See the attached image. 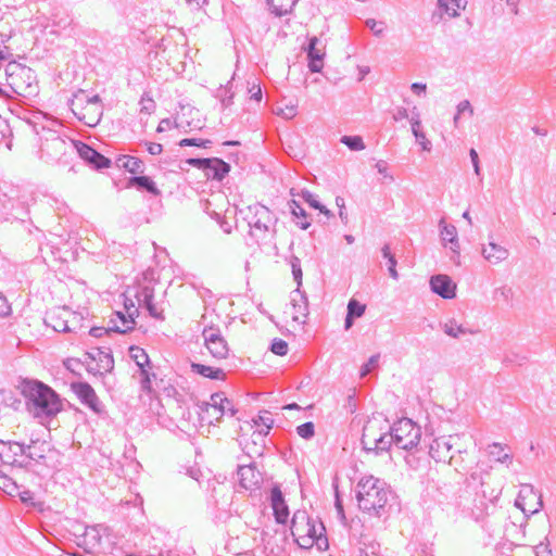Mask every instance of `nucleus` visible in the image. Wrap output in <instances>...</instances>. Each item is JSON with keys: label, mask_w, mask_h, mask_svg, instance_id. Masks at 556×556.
<instances>
[{"label": "nucleus", "mask_w": 556, "mask_h": 556, "mask_svg": "<svg viewBox=\"0 0 556 556\" xmlns=\"http://www.w3.org/2000/svg\"><path fill=\"white\" fill-rule=\"evenodd\" d=\"M26 405L35 417L51 418L63 407L59 394L49 386L38 380H24L21 386Z\"/></svg>", "instance_id": "1"}, {"label": "nucleus", "mask_w": 556, "mask_h": 556, "mask_svg": "<svg viewBox=\"0 0 556 556\" xmlns=\"http://www.w3.org/2000/svg\"><path fill=\"white\" fill-rule=\"evenodd\" d=\"M392 496L389 485L379 478L365 476L356 484V500L359 509L380 517Z\"/></svg>", "instance_id": "2"}, {"label": "nucleus", "mask_w": 556, "mask_h": 556, "mask_svg": "<svg viewBox=\"0 0 556 556\" xmlns=\"http://www.w3.org/2000/svg\"><path fill=\"white\" fill-rule=\"evenodd\" d=\"M390 425L381 414L372 415L363 428L362 445L367 452L376 454L388 451L392 445Z\"/></svg>", "instance_id": "3"}, {"label": "nucleus", "mask_w": 556, "mask_h": 556, "mask_svg": "<svg viewBox=\"0 0 556 556\" xmlns=\"http://www.w3.org/2000/svg\"><path fill=\"white\" fill-rule=\"evenodd\" d=\"M291 533L298 544L303 548L312 547L319 544L320 541H327L325 527L321 522L317 523L313 518L307 516L306 511L298 510L294 513L291 522Z\"/></svg>", "instance_id": "4"}, {"label": "nucleus", "mask_w": 556, "mask_h": 556, "mask_svg": "<svg viewBox=\"0 0 556 556\" xmlns=\"http://www.w3.org/2000/svg\"><path fill=\"white\" fill-rule=\"evenodd\" d=\"M245 219L250 227L249 235L254 238L257 243L265 242L274 236L276 218L265 205L260 203L250 205Z\"/></svg>", "instance_id": "5"}, {"label": "nucleus", "mask_w": 556, "mask_h": 556, "mask_svg": "<svg viewBox=\"0 0 556 556\" xmlns=\"http://www.w3.org/2000/svg\"><path fill=\"white\" fill-rule=\"evenodd\" d=\"M421 438V429L408 418H403L390 426L388 439H392V444L396 447L409 451L416 447Z\"/></svg>", "instance_id": "6"}, {"label": "nucleus", "mask_w": 556, "mask_h": 556, "mask_svg": "<svg viewBox=\"0 0 556 556\" xmlns=\"http://www.w3.org/2000/svg\"><path fill=\"white\" fill-rule=\"evenodd\" d=\"M7 84L17 94H29L34 89L35 75L31 68L15 61L5 65Z\"/></svg>", "instance_id": "7"}, {"label": "nucleus", "mask_w": 556, "mask_h": 556, "mask_svg": "<svg viewBox=\"0 0 556 556\" xmlns=\"http://www.w3.org/2000/svg\"><path fill=\"white\" fill-rule=\"evenodd\" d=\"M464 434L441 435L432 440L429 446V454L435 462H446L452 464L453 456L451 451L454 446L457 447L459 454L466 453V447L459 444Z\"/></svg>", "instance_id": "8"}, {"label": "nucleus", "mask_w": 556, "mask_h": 556, "mask_svg": "<svg viewBox=\"0 0 556 556\" xmlns=\"http://www.w3.org/2000/svg\"><path fill=\"white\" fill-rule=\"evenodd\" d=\"M204 416L210 425L218 422L224 415L235 416L237 409L229 399L223 392H216L211 395L210 402L204 404L202 408Z\"/></svg>", "instance_id": "9"}, {"label": "nucleus", "mask_w": 556, "mask_h": 556, "mask_svg": "<svg viewBox=\"0 0 556 556\" xmlns=\"http://www.w3.org/2000/svg\"><path fill=\"white\" fill-rule=\"evenodd\" d=\"M88 370L97 374L111 372L114 359L109 349L93 348L85 354Z\"/></svg>", "instance_id": "10"}, {"label": "nucleus", "mask_w": 556, "mask_h": 556, "mask_svg": "<svg viewBox=\"0 0 556 556\" xmlns=\"http://www.w3.org/2000/svg\"><path fill=\"white\" fill-rule=\"evenodd\" d=\"M187 163L204 172L208 179L220 181L230 170V165L220 159H188Z\"/></svg>", "instance_id": "11"}, {"label": "nucleus", "mask_w": 556, "mask_h": 556, "mask_svg": "<svg viewBox=\"0 0 556 556\" xmlns=\"http://www.w3.org/2000/svg\"><path fill=\"white\" fill-rule=\"evenodd\" d=\"M202 336L210 354L216 359H224L229 354L228 343L218 328H204Z\"/></svg>", "instance_id": "12"}, {"label": "nucleus", "mask_w": 556, "mask_h": 556, "mask_svg": "<svg viewBox=\"0 0 556 556\" xmlns=\"http://www.w3.org/2000/svg\"><path fill=\"white\" fill-rule=\"evenodd\" d=\"M136 325V321L130 316L129 319L125 317L124 313L116 312L113 314L109 321L108 328L103 327H92L89 331L90 336L94 338H100L104 333H108L109 331H114L118 333H126L134 329Z\"/></svg>", "instance_id": "13"}, {"label": "nucleus", "mask_w": 556, "mask_h": 556, "mask_svg": "<svg viewBox=\"0 0 556 556\" xmlns=\"http://www.w3.org/2000/svg\"><path fill=\"white\" fill-rule=\"evenodd\" d=\"M130 357L139 367L140 384L144 391H151V362L146 351L139 346H131L129 349ZM154 377V374H152Z\"/></svg>", "instance_id": "14"}, {"label": "nucleus", "mask_w": 556, "mask_h": 556, "mask_svg": "<svg viewBox=\"0 0 556 556\" xmlns=\"http://www.w3.org/2000/svg\"><path fill=\"white\" fill-rule=\"evenodd\" d=\"M515 506L521 509L525 514H534L542 506L540 496L534 492L530 484H522L515 501Z\"/></svg>", "instance_id": "15"}, {"label": "nucleus", "mask_w": 556, "mask_h": 556, "mask_svg": "<svg viewBox=\"0 0 556 556\" xmlns=\"http://www.w3.org/2000/svg\"><path fill=\"white\" fill-rule=\"evenodd\" d=\"M25 444L18 442H4L0 440V459L8 465L25 466L23 458Z\"/></svg>", "instance_id": "16"}, {"label": "nucleus", "mask_w": 556, "mask_h": 556, "mask_svg": "<svg viewBox=\"0 0 556 556\" xmlns=\"http://www.w3.org/2000/svg\"><path fill=\"white\" fill-rule=\"evenodd\" d=\"M72 389L81 403L87 405L94 413L101 414L103 412V405L90 384L87 382H77L72 384Z\"/></svg>", "instance_id": "17"}, {"label": "nucleus", "mask_w": 556, "mask_h": 556, "mask_svg": "<svg viewBox=\"0 0 556 556\" xmlns=\"http://www.w3.org/2000/svg\"><path fill=\"white\" fill-rule=\"evenodd\" d=\"M481 255L488 263L497 265L508 258L509 250L496 243L493 235H489L488 243L481 245Z\"/></svg>", "instance_id": "18"}, {"label": "nucleus", "mask_w": 556, "mask_h": 556, "mask_svg": "<svg viewBox=\"0 0 556 556\" xmlns=\"http://www.w3.org/2000/svg\"><path fill=\"white\" fill-rule=\"evenodd\" d=\"M75 148L78 155L93 168L103 169L110 167L111 161L87 143L77 142Z\"/></svg>", "instance_id": "19"}, {"label": "nucleus", "mask_w": 556, "mask_h": 556, "mask_svg": "<svg viewBox=\"0 0 556 556\" xmlns=\"http://www.w3.org/2000/svg\"><path fill=\"white\" fill-rule=\"evenodd\" d=\"M439 227H440V237L443 242V245L446 247L447 243L451 244L450 249L454 254L451 257V260L456 265H460L459 242H458L456 227L453 225L446 224L444 219L440 220Z\"/></svg>", "instance_id": "20"}, {"label": "nucleus", "mask_w": 556, "mask_h": 556, "mask_svg": "<svg viewBox=\"0 0 556 556\" xmlns=\"http://www.w3.org/2000/svg\"><path fill=\"white\" fill-rule=\"evenodd\" d=\"M292 320L299 325L305 324L308 315V302L306 295L296 288L291 293Z\"/></svg>", "instance_id": "21"}, {"label": "nucleus", "mask_w": 556, "mask_h": 556, "mask_svg": "<svg viewBox=\"0 0 556 556\" xmlns=\"http://www.w3.org/2000/svg\"><path fill=\"white\" fill-rule=\"evenodd\" d=\"M92 102L88 106L79 112L76 117L89 127L97 126L102 116V104L101 99L98 94L92 96Z\"/></svg>", "instance_id": "22"}, {"label": "nucleus", "mask_w": 556, "mask_h": 556, "mask_svg": "<svg viewBox=\"0 0 556 556\" xmlns=\"http://www.w3.org/2000/svg\"><path fill=\"white\" fill-rule=\"evenodd\" d=\"M430 288L443 299H453L456 295V285L447 275H435L430 279Z\"/></svg>", "instance_id": "23"}, {"label": "nucleus", "mask_w": 556, "mask_h": 556, "mask_svg": "<svg viewBox=\"0 0 556 556\" xmlns=\"http://www.w3.org/2000/svg\"><path fill=\"white\" fill-rule=\"evenodd\" d=\"M240 485L245 490H254L262 482V475L254 465H241L238 468Z\"/></svg>", "instance_id": "24"}, {"label": "nucleus", "mask_w": 556, "mask_h": 556, "mask_svg": "<svg viewBox=\"0 0 556 556\" xmlns=\"http://www.w3.org/2000/svg\"><path fill=\"white\" fill-rule=\"evenodd\" d=\"M270 503L274 510L275 519L278 523H286L289 517V509L285 502L283 495L279 486H274L270 491Z\"/></svg>", "instance_id": "25"}, {"label": "nucleus", "mask_w": 556, "mask_h": 556, "mask_svg": "<svg viewBox=\"0 0 556 556\" xmlns=\"http://www.w3.org/2000/svg\"><path fill=\"white\" fill-rule=\"evenodd\" d=\"M52 452L53 448L49 442L33 440L30 444L25 445L24 457L39 463L45 460L48 457V454Z\"/></svg>", "instance_id": "26"}, {"label": "nucleus", "mask_w": 556, "mask_h": 556, "mask_svg": "<svg viewBox=\"0 0 556 556\" xmlns=\"http://www.w3.org/2000/svg\"><path fill=\"white\" fill-rule=\"evenodd\" d=\"M73 316L67 309H62L60 313L52 312L46 318V324L56 332H71L70 320L67 317Z\"/></svg>", "instance_id": "27"}, {"label": "nucleus", "mask_w": 556, "mask_h": 556, "mask_svg": "<svg viewBox=\"0 0 556 556\" xmlns=\"http://www.w3.org/2000/svg\"><path fill=\"white\" fill-rule=\"evenodd\" d=\"M318 43L319 39L317 37H312L307 48V56L309 59L308 67L313 73H319L324 66L323 60L325 53L321 49L317 48Z\"/></svg>", "instance_id": "28"}, {"label": "nucleus", "mask_w": 556, "mask_h": 556, "mask_svg": "<svg viewBox=\"0 0 556 556\" xmlns=\"http://www.w3.org/2000/svg\"><path fill=\"white\" fill-rule=\"evenodd\" d=\"M466 0H438V9L441 17L446 15L453 18L459 15L460 10L466 8Z\"/></svg>", "instance_id": "29"}, {"label": "nucleus", "mask_w": 556, "mask_h": 556, "mask_svg": "<svg viewBox=\"0 0 556 556\" xmlns=\"http://www.w3.org/2000/svg\"><path fill=\"white\" fill-rule=\"evenodd\" d=\"M290 194L295 197H301L311 207L318 210L326 217L330 218L333 216L331 211H329L325 205H323L316 198L315 194L309 192L308 190H301L300 192H295V189L290 190Z\"/></svg>", "instance_id": "30"}, {"label": "nucleus", "mask_w": 556, "mask_h": 556, "mask_svg": "<svg viewBox=\"0 0 556 556\" xmlns=\"http://www.w3.org/2000/svg\"><path fill=\"white\" fill-rule=\"evenodd\" d=\"M92 101V96H89L85 90L79 89L68 100V105L73 114L76 116L79 112L84 111Z\"/></svg>", "instance_id": "31"}, {"label": "nucleus", "mask_w": 556, "mask_h": 556, "mask_svg": "<svg viewBox=\"0 0 556 556\" xmlns=\"http://www.w3.org/2000/svg\"><path fill=\"white\" fill-rule=\"evenodd\" d=\"M190 367L192 372L213 380H224L226 377L224 370L220 368H214L198 363H191Z\"/></svg>", "instance_id": "32"}, {"label": "nucleus", "mask_w": 556, "mask_h": 556, "mask_svg": "<svg viewBox=\"0 0 556 556\" xmlns=\"http://www.w3.org/2000/svg\"><path fill=\"white\" fill-rule=\"evenodd\" d=\"M443 332L454 339H458L462 336L473 334L475 331L466 328L464 325L457 323L456 319L452 318L442 325Z\"/></svg>", "instance_id": "33"}, {"label": "nucleus", "mask_w": 556, "mask_h": 556, "mask_svg": "<svg viewBox=\"0 0 556 556\" xmlns=\"http://www.w3.org/2000/svg\"><path fill=\"white\" fill-rule=\"evenodd\" d=\"M288 204L290 212L294 217L295 224L301 229H307L311 226V222L305 210L299 204V202L294 198L291 201H289Z\"/></svg>", "instance_id": "34"}, {"label": "nucleus", "mask_w": 556, "mask_h": 556, "mask_svg": "<svg viewBox=\"0 0 556 556\" xmlns=\"http://www.w3.org/2000/svg\"><path fill=\"white\" fill-rule=\"evenodd\" d=\"M117 166L131 174H139L144 170L143 162L140 159L130 155H123L118 157Z\"/></svg>", "instance_id": "35"}, {"label": "nucleus", "mask_w": 556, "mask_h": 556, "mask_svg": "<svg viewBox=\"0 0 556 556\" xmlns=\"http://www.w3.org/2000/svg\"><path fill=\"white\" fill-rule=\"evenodd\" d=\"M101 531L99 526L86 527L83 534V543L86 548L92 549L101 544Z\"/></svg>", "instance_id": "36"}, {"label": "nucleus", "mask_w": 556, "mask_h": 556, "mask_svg": "<svg viewBox=\"0 0 556 556\" xmlns=\"http://www.w3.org/2000/svg\"><path fill=\"white\" fill-rule=\"evenodd\" d=\"M298 0H267L271 12L276 16H283L290 14L296 4Z\"/></svg>", "instance_id": "37"}, {"label": "nucleus", "mask_w": 556, "mask_h": 556, "mask_svg": "<svg viewBox=\"0 0 556 556\" xmlns=\"http://www.w3.org/2000/svg\"><path fill=\"white\" fill-rule=\"evenodd\" d=\"M129 186H135L139 189H146L153 195H159L160 190L157 189L154 181L148 176H135L129 179Z\"/></svg>", "instance_id": "38"}, {"label": "nucleus", "mask_w": 556, "mask_h": 556, "mask_svg": "<svg viewBox=\"0 0 556 556\" xmlns=\"http://www.w3.org/2000/svg\"><path fill=\"white\" fill-rule=\"evenodd\" d=\"M134 296L138 305L143 307L154 299V288L150 285L138 286Z\"/></svg>", "instance_id": "39"}, {"label": "nucleus", "mask_w": 556, "mask_h": 556, "mask_svg": "<svg viewBox=\"0 0 556 556\" xmlns=\"http://www.w3.org/2000/svg\"><path fill=\"white\" fill-rule=\"evenodd\" d=\"M505 447L501 443H493L489 445V454L492 456L496 462H500L502 464L511 462L513 456L508 453H505Z\"/></svg>", "instance_id": "40"}, {"label": "nucleus", "mask_w": 556, "mask_h": 556, "mask_svg": "<svg viewBox=\"0 0 556 556\" xmlns=\"http://www.w3.org/2000/svg\"><path fill=\"white\" fill-rule=\"evenodd\" d=\"M0 489L7 494L14 496L18 491L17 483L8 475L0 471Z\"/></svg>", "instance_id": "41"}, {"label": "nucleus", "mask_w": 556, "mask_h": 556, "mask_svg": "<svg viewBox=\"0 0 556 556\" xmlns=\"http://www.w3.org/2000/svg\"><path fill=\"white\" fill-rule=\"evenodd\" d=\"M341 142L352 151H362L365 149L364 141L359 136H343Z\"/></svg>", "instance_id": "42"}, {"label": "nucleus", "mask_w": 556, "mask_h": 556, "mask_svg": "<svg viewBox=\"0 0 556 556\" xmlns=\"http://www.w3.org/2000/svg\"><path fill=\"white\" fill-rule=\"evenodd\" d=\"M366 311V305L359 303L355 299H351L348 303V314L350 317H362Z\"/></svg>", "instance_id": "43"}, {"label": "nucleus", "mask_w": 556, "mask_h": 556, "mask_svg": "<svg viewBox=\"0 0 556 556\" xmlns=\"http://www.w3.org/2000/svg\"><path fill=\"white\" fill-rule=\"evenodd\" d=\"M296 433L303 439H311L315 433V426L312 421L304 422L296 427Z\"/></svg>", "instance_id": "44"}, {"label": "nucleus", "mask_w": 556, "mask_h": 556, "mask_svg": "<svg viewBox=\"0 0 556 556\" xmlns=\"http://www.w3.org/2000/svg\"><path fill=\"white\" fill-rule=\"evenodd\" d=\"M290 265L292 268V275L294 280L298 283V288L302 285V268H301V261L296 256H292L290 261Z\"/></svg>", "instance_id": "45"}, {"label": "nucleus", "mask_w": 556, "mask_h": 556, "mask_svg": "<svg viewBox=\"0 0 556 556\" xmlns=\"http://www.w3.org/2000/svg\"><path fill=\"white\" fill-rule=\"evenodd\" d=\"M270 351L279 356H285L288 353V343L282 339H274L270 345Z\"/></svg>", "instance_id": "46"}, {"label": "nucleus", "mask_w": 556, "mask_h": 556, "mask_svg": "<svg viewBox=\"0 0 556 556\" xmlns=\"http://www.w3.org/2000/svg\"><path fill=\"white\" fill-rule=\"evenodd\" d=\"M140 111L146 114H151L155 109V102L148 93H143L140 100Z\"/></svg>", "instance_id": "47"}, {"label": "nucleus", "mask_w": 556, "mask_h": 556, "mask_svg": "<svg viewBox=\"0 0 556 556\" xmlns=\"http://www.w3.org/2000/svg\"><path fill=\"white\" fill-rule=\"evenodd\" d=\"M211 144L210 140H202L197 138H185L179 141L180 147H203L207 148Z\"/></svg>", "instance_id": "48"}, {"label": "nucleus", "mask_w": 556, "mask_h": 556, "mask_svg": "<svg viewBox=\"0 0 556 556\" xmlns=\"http://www.w3.org/2000/svg\"><path fill=\"white\" fill-rule=\"evenodd\" d=\"M255 424L257 426H264L266 428L265 434H267L273 427L274 420L270 417L269 412H263L261 415H258L257 419L255 420Z\"/></svg>", "instance_id": "49"}, {"label": "nucleus", "mask_w": 556, "mask_h": 556, "mask_svg": "<svg viewBox=\"0 0 556 556\" xmlns=\"http://www.w3.org/2000/svg\"><path fill=\"white\" fill-rule=\"evenodd\" d=\"M379 357V354L369 357L368 362L361 368V377H366L374 368L377 367Z\"/></svg>", "instance_id": "50"}, {"label": "nucleus", "mask_w": 556, "mask_h": 556, "mask_svg": "<svg viewBox=\"0 0 556 556\" xmlns=\"http://www.w3.org/2000/svg\"><path fill=\"white\" fill-rule=\"evenodd\" d=\"M367 27L370 28V30L374 33L375 36H381L384 31V24L383 22H377L374 18H368L366 21Z\"/></svg>", "instance_id": "51"}, {"label": "nucleus", "mask_w": 556, "mask_h": 556, "mask_svg": "<svg viewBox=\"0 0 556 556\" xmlns=\"http://www.w3.org/2000/svg\"><path fill=\"white\" fill-rule=\"evenodd\" d=\"M413 135L416 138V141L421 146L422 150L430 151L431 142L427 139L425 132L420 131V129L413 131Z\"/></svg>", "instance_id": "52"}, {"label": "nucleus", "mask_w": 556, "mask_h": 556, "mask_svg": "<svg viewBox=\"0 0 556 556\" xmlns=\"http://www.w3.org/2000/svg\"><path fill=\"white\" fill-rule=\"evenodd\" d=\"M228 92H229V90H228L227 87H225V88L220 87L218 89V91H217V94H216V97L220 99L222 104H223L224 108H227L228 105L231 104V100H232L233 94L230 93L228 96Z\"/></svg>", "instance_id": "53"}, {"label": "nucleus", "mask_w": 556, "mask_h": 556, "mask_svg": "<svg viewBox=\"0 0 556 556\" xmlns=\"http://www.w3.org/2000/svg\"><path fill=\"white\" fill-rule=\"evenodd\" d=\"M409 122H410V126H412V131L419 129V127L421 125V121H420L419 111L416 106H414L413 110L410 111Z\"/></svg>", "instance_id": "54"}, {"label": "nucleus", "mask_w": 556, "mask_h": 556, "mask_svg": "<svg viewBox=\"0 0 556 556\" xmlns=\"http://www.w3.org/2000/svg\"><path fill=\"white\" fill-rule=\"evenodd\" d=\"M456 111L458 114L468 113L469 116L473 115V108L468 100L460 101L456 106Z\"/></svg>", "instance_id": "55"}, {"label": "nucleus", "mask_w": 556, "mask_h": 556, "mask_svg": "<svg viewBox=\"0 0 556 556\" xmlns=\"http://www.w3.org/2000/svg\"><path fill=\"white\" fill-rule=\"evenodd\" d=\"M15 495H18L21 501L27 505H34V495L29 490L17 491Z\"/></svg>", "instance_id": "56"}, {"label": "nucleus", "mask_w": 556, "mask_h": 556, "mask_svg": "<svg viewBox=\"0 0 556 556\" xmlns=\"http://www.w3.org/2000/svg\"><path fill=\"white\" fill-rule=\"evenodd\" d=\"M250 98L255 101H261L262 99V89L260 85L253 83L252 86L249 88Z\"/></svg>", "instance_id": "57"}, {"label": "nucleus", "mask_w": 556, "mask_h": 556, "mask_svg": "<svg viewBox=\"0 0 556 556\" xmlns=\"http://www.w3.org/2000/svg\"><path fill=\"white\" fill-rule=\"evenodd\" d=\"M295 114H296V109L294 105L287 106L286 109H280L279 111H277V115H280L288 119L294 117Z\"/></svg>", "instance_id": "58"}, {"label": "nucleus", "mask_w": 556, "mask_h": 556, "mask_svg": "<svg viewBox=\"0 0 556 556\" xmlns=\"http://www.w3.org/2000/svg\"><path fill=\"white\" fill-rule=\"evenodd\" d=\"M469 156H470V160H471V163H472V166H473V170L476 173V175H480V164H479V156H478V153L475 149H470L469 151Z\"/></svg>", "instance_id": "59"}, {"label": "nucleus", "mask_w": 556, "mask_h": 556, "mask_svg": "<svg viewBox=\"0 0 556 556\" xmlns=\"http://www.w3.org/2000/svg\"><path fill=\"white\" fill-rule=\"evenodd\" d=\"M11 312V306L9 305L7 299L0 294V317L8 316Z\"/></svg>", "instance_id": "60"}, {"label": "nucleus", "mask_w": 556, "mask_h": 556, "mask_svg": "<svg viewBox=\"0 0 556 556\" xmlns=\"http://www.w3.org/2000/svg\"><path fill=\"white\" fill-rule=\"evenodd\" d=\"M124 305L128 314L127 316L125 315V317L129 319L131 316L132 319L135 320V314L138 315V309L136 308L135 303L131 300H126Z\"/></svg>", "instance_id": "61"}, {"label": "nucleus", "mask_w": 556, "mask_h": 556, "mask_svg": "<svg viewBox=\"0 0 556 556\" xmlns=\"http://www.w3.org/2000/svg\"><path fill=\"white\" fill-rule=\"evenodd\" d=\"M147 149H148V152L151 154V155H159L162 153L163 151V147L162 144L160 143H155V142H147Z\"/></svg>", "instance_id": "62"}, {"label": "nucleus", "mask_w": 556, "mask_h": 556, "mask_svg": "<svg viewBox=\"0 0 556 556\" xmlns=\"http://www.w3.org/2000/svg\"><path fill=\"white\" fill-rule=\"evenodd\" d=\"M388 264H389L388 270H389L390 276L393 279L397 280L399 279V273L396 270L397 262H396L395 257H390V261L388 262Z\"/></svg>", "instance_id": "63"}, {"label": "nucleus", "mask_w": 556, "mask_h": 556, "mask_svg": "<svg viewBox=\"0 0 556 556\" xmlns=\"http://www.w3.org/2000/svg\"><path fill=\"white\" fill-rule=\"evenodd\" d=\"M147 311L152 317L160 318L161 317V311L157 308V306L154 304L153 300L149 302L146 306Z\"/></svg>", "instance_id": "64"}]
</instances>
